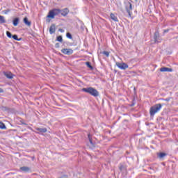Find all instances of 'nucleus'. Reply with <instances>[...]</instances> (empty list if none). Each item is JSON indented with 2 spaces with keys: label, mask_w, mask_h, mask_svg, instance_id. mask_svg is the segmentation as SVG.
<instances>
[{
  "label": "nucleus",
  "mask_w": 178,
  "mask_h": 178,
  "mask_svg": "<svg viewBox=\"0 0 178 178\" xmlns=\"http://www.w3.org/2000/svg\"><path fill=\"white\" fill-rule=\"evenodd\" d=\"M82 91H83V92H86L87 94H90V95H92V97H99V92L92 87L83 88H82Z\"/></svg>",
  "instance_id": "obj_1"
},
{
  "label": "nucleus",
  "mask_w": 178,
  "mask_h": 178,
  "mask_svg": "<svg viewBox=\"0 0 178 178\" xmlns=\"http://www.w3.org/2000/svg\"><path fill=\"white\" fill-rule=\"evenodd\" d=\"M161 109H162V105L161 104H156L152 106L149 109L150 116H155V113H158Z\"/></svg>",
  "instance_id": "obj_2"
},
{
  "label": "nucleus",
  "mask_w": 178,
  "mask_h": 178,
  "mask_svg": "<svg viewBox=\"0 0 178 178\" xmlns=\"http://www.w3.org/2000/svg\"><path fill=\"white\" fill-rule=\"evenodd\" d=\"M61 13H62V10L59 8H54L53 10L49 12L47 17H49V19H55V16H58V15H60Z\"/></svg>",
  "instance_id": "obj_3"
},
{
  "label": "nucleus",
  "mask_w": 178,
  "mask_h": 178,
  "mask_svg": "<svg viewBox=\"0 0 178 178\" xmlns=\"http://www.w3.org/2000/svg\"><path fill=\"white\" fill-rule=\"evenodd\" d=\"M116 65L119 69H121L122 70H126L129 67V65L124 63H116Z\"/></svg>",
  "instance_id": "obj_4"
},
{
  "label": "nucleus",
  "mask_w": 178,
  "mask_h": 178,
  "mask_svg": "<svg viewBox=\"0 0 178 178\" xmlns=\"http://www.w3.org/2000/svg\"><path fill=\"white\" fill-rule=\"evenodd\" d=\"M154 42L157 44L162 41V38H161V36L159 35V32L154 33Z\"/></svg>",
  "instance_id": "obj_5"
},
{
  "label": "nucleus",
  "mask_w": 178,
  "mask_h": 178,
  "mask_svg": "<svg viewBox=\"0 0 178 178\" xmlns=\"http://www.w3.org/2000/svg\"><path fill=\"white\" fill-rule=\"evenodd\" d=\"M62 54L64 55H72L73 54V49H63L61 50Z\"/></svg>",
  "instance_id": "obj_6"
},
{
  "label": "nucleus",
  "mask_w": 178,
  "mask_h": 178,
  "mask_svg": "<svg viewBox=\"0 0 178 178\" xmlns=\"http://www.w3.org/2000/svg\"><path fill=\"white\" fill-rule=\"evenodd\" d=\"M128 5L129 7V8L126 7V10H127L129 17H131V10H133V6H132L131 3H129Z\"/></svg>",
  "instance_id": "obj_7"
},
{
  "label": "nucleus",
  "mask_w": 178,
  "mask_h": 178,
  "mask_svg": "<svg viewBox=\"0 0 178 178\" xmlns=\"http://www.w3.org/2000/svg\"><path fill=\"white\" fill-rule=\"evenodd\" d=\"M56 31V26L55 24H52L49 28L50 34H54Z\"/></svg>",
  "instance_id": "obj_8"
},
{
  "label": "nucleus",
  "mask_w": 178,
  "mask_h": 178,
  "mask_svg": "<svg viewBox=\"0 0 178 178\" xmlns=\"http://www.w3.org/2000/svg\"><path fill=\"white\" fill-rule=\"evenodd\" d=\"M20 170L24 172V173H29V172H31V168L30 167L23 166L20 168Z\"/></svg>",
  "instance_id": "obj_9"
},
{
  "label": "nucleus",
  "mask_w": 178,
  "mask_h": 178,
  "mask_svg": "<svg viewBox=\"0 0 178 178\" xmlns=\"http://www.w3.org/2000/svg\"><path fill=\"white\" fill-rule=\"evenodd\" d=\"M160 72H173V69L166 67H163L160 68Z\"/></svg>",
  "instance_id": "obj_10"
},
{
  "label": "nucleus",
  "mask_w": 178,
  "mask_h": 178,
  "mask_svg": "<svg viewBox=\"0 0 178 178\" xmlns=\"http://www.w3.org/2000/svg\"><path fill=\"white\" fill-rule=\"evenodd\" d=\"M23 21L24 24H26V26H27L28 27H30L31 26V22L29 21V18H27V17H25Z\"/></svg>",
  "instance_id": "obj_11"
},
{
  "label": "nucleus",
  "mask_w": 178,
  "mask_h": 178,
  "mask_svg": "<svg viewBox=\"0 0 178 178\" xmlns=\"http://www.w3.org/2000/svg\"><path fill=\"white\" fill-rule=\"evenodd\" d=\"M3 74H4V76L7 77V79H13V76H15L13 74H12V72H3Z\"/></svg>",
  "instance_id": "obj_12"
},
{
  "label": "nucleus",
  "mask_w": 178,
  "mask_h": 178,
  "mask_svg": "<svg viewBox=\"0 0 178 178\" xmlns=\"http://www.w3.org/2000/svg\"><path fill=\"white\" fill-rule=\"evenodd\" d=\"M19 22H20V19H19V17L14 18L13 20V26H15V27H16V26H17V24H19Z\"/></svg>",
  "instance_id": "obj_13"
},
{
  "label": "nucleus",
  "mask_w": 178,
  "mask_h": 178,
  "mask_svg": "<svg viewBox=\"0 0 178 178\" xmlns=\"http://www.w3.org/2000/svg\"><path fill=\"white\" fill-rule=\"evenodd\" d=\"M60 13L62 16H67V14L69 13V9L64 8L63 10H61Z\"/></svg>",
  "instance_id": "obj_14"
},
{
  "label": "nucleus",
  "mask_w": 178,
  "mask_h": 178,
  "mask_svg": "<svg viewBox=\"0 0 178 178\" xmlns=\"http://www.w3.org/2000/svg\"><path fill=\"white\" fill-rule=\"evenodd\" d=\"M157 156L159 158V159H163L164 156H166V153L160 152L157 153Z\"/></svg>",
  "instance_id": "obj_15"
},
{
  "label": "nucleus",
  "mask_w": 178,
  "mask_h": 178,
  "mask_svg": "<svg viewBox=\"0 0 178 178\" xmlns=\"http://www.w3.org/2000/svg\"><path fill=\"white\" fill-rule=\"evenodd\" d=\"M110 16H111V19L112 20H113L114 22H119V19H118V17H116V16L115 15V14L111 13V14L110 15Z\"/></svg>",
  "instance_id": "obj_16"
},
{
  "label": "nucleus",
  "mask_w": 178,
  "mask_h": 178,
  "mask_svg": "<svg viewBox=\"0 0 178 178\" xmlns=\"http://www.w3.org/2000/svg\"><path fill=\"white\" fill-rule=\"evenodd\" d=\"M88 138L90 142V144L91 145L92 147H95V145H94V143H92V138H91V134H88Z\"/></svg>",
  "instance_id": "obj_17"
},
{
  "label": "nucleus",
  "mask_w": 178,
  "mask_h": 178,
  "mask_svg": "<svg viewBox=\"0 0 178 178\" xmlns=\"http://www.w3.org/2000/svg\"><path fill=\"white\" fill-rule=\"evenodd\" d=\"M36 130L40 133H47V128H36Z\"/></svg>",
  "instance_id": "obj_18"
},
{
  "label": "nucleus",
  "mask_w": 178,
  "mask_h": 178,
  "mask_svg": "<svg viewBox=\"0 0 178 178\" xmlns=\"http://www.w3.org/2000/svg\"><path fill=\"white\" fill-rule=\"evenodd\" d=\"M6 23V19H5V17L0 15V24H3Z\"/></svg>",
  "instance_id": "obj_19"
},
{
  "label": "nucleus",
  "mask_w": 178,
  "mask_h": 178,
  "mask_svg": "<svg viewBox=\"0 0 178 178\" xmlns=\"http://www.w3.org/2000/svg\"><path fill=\"white\" fill-rule=\"evenodd\" d=\"M0 129H1V130H6V125H5V124L1 121H0Z\"/></svg>",
  "instance_id": "obj_20"
},
{
  "label": "nucleus",
  "mask_w": 178,
  "mask_h": 178,
  "mask_svg": "<svg viewBox=\"0 0 178 178\" xmlns=\"http://www.w3.org/2000/svg\"><path fill=\"white\" fill-rule=\"evenodd\" d=\"M86 66H88L89 67V69H90V70H94V67H92V65H91V63L90 62H86L85 63Z\"/></svg>",
  "instance_id": "obj_21"
},
{
  "label": "nucleus",
  "mask_w": 178,
  "mask_h": 178,
  "mask_svg": "<svg viewBox=\"0 0 178 178\" xmlns=\"http://www.w3.org/2000/svg\"><path fill=\"white\" fill-rule=\"evenodd\" d=\"M12 38H13V40H15V41H22V38H17V35H13L12 36Z\"/></svg>",
  "instance_id": "obj_22"
},
{
  "label": "nucleus",
  "mask_w": 178,
  "mask_h": 178,
  "mask_svg": "<svg viewBox=\"0 0 178 178\" xmlns=\"http://www.w3.org/2000/svg\"><path fill=\"white\" fill-rule=\"evenodd\" d=\"M56 41H58V42H63V38H62V35H59L56 38Z\"/></svg>",
  "instance_id": "obj_23"
},
{
  "label": "nucleus",
  "mask_w": 178,
  "mask_h": 178,
  "mask_svg": "<svg viewBox=\"0 0 178 178\" xmlns=\"http://www.w3.org/2000/svg\"><path fill=\"white\" fill-rule=\"evenodd\" d=\"M66 37H67V38H70V40L73 39V36L72 35V33H69V32L66 33Z\"/></svg>",
  "instance_id": "obj_24"
},
{
  "label": "nucleus",
  "mask_w": 178,
  "mask_h": 178,
  "mask_svg": "<svg viewBox=\"0 0 178 178\" xmlns=\"http://www.w3.org/2000/svg\"><path fill=\"white\" fill-rule=\"evenodd\" d=\"M102 54L103 55H105V56H106V58H109V52L108 51H104L103 52H102Z\"/></svg>",
  "instance_id": "obj_25"
},
{
  "label": "nucleus",
  "mask_w": 178,
  "mask_h": 178,
  "mask_svg": "<svg viewBox=\"0 0 178 178\" xmlns=\"http://www.w3.org/2000/svg\"><path fill=\"white\" fill-rule=\"evenodd\" d=\"M6 35L7 37H8V38H12V37L13 36L12 35V33H10V31H6Z\"/></svg>",
  "instance_id": "obj_26"
},
{
  "label": "nucleus",
  "mask_w": 178,
  "mask_h": 178,
  "mask_svg": "<svg viewBox=\"0 0 178 178\" xmlns=\"http://www.w3.org/2000/svg\"><path fill=\"white\" fill-rule=\"evenodd\" d=\"M9 12H10V9H7V10H3V13L4 15H8V13H9Z\"/></svg>",
  "instance_id": "obj_27"
},
{
  "label": "nucleus",
  "mask_w": 178,
  "mask_h": 178,
  "mask_svg": "<svg viewBox=\"0 0 178 178\" xmlns=\"http://www.w3.org/2000/svg\"><path fill=\"white\" fill-rule=\"evenodd\" d=\"M1 111H9V108L8 107L3 106L1 107Z\"/></svg>",
  "instance_id": "obj_28"
},
{
  "label": "nucleus",
  "mask_w": 178,
  "mask_h": 178,
  "mask_svg": "<svg viewBox=\"0 0 178 178\" xmlns=\"http://www.w3.org/2000/svg\"><path fill=\"white\" fill-rule=\"evenodd\" d=\"M124 168V167L123 165H121V166L119 167V169H120V172H122Z\"/></svg>",
  "instance_id": "obj_29"
},
{
  "label": "nucleus",
  "mask_w": 178,
  "mask_h": 178,
  "mask_svg": "<svg viewBox=\"0 0 178 178\" xmlns=\"http://www.w3.org/2000/svg\"><path fill=\"white\" fill-rule=\"evenodd\" d=\"M60 45L59 43H56L55 48H59Z\"/></svg>",
  "instance_id": "obj_30"
},
{
  "label": "nucleus",
  "mask_w": 178,
  "mask_h": 178,
  "mask_svg": "<svg viewBox=\"0 0 178 178\" xmlns=\"http://www.w3.org/2000/svg\"><path fill=\"white\" fill-rule=\"evenodd\" d=\"M165 33H169V29H165L163 33L165 34Z\"/></svg>",
  "instance_id": "obj_31"
},
{
  "label": "nucleus",
  "mask_w": 178,
  "mask_h": 178,
  "mask_svg": "<svg viewBox=\"0 0 178 178\" xmlns=\"http://www.w3.org/2000/svg\"><path fill=\"white\" fill-rule=\"evenodd\" d=\"M165 101H166L167 102H169V101H170V97L165 99Z\"/></svg>",
  "instance_id": "obj_32"
},
{
  "label": "nucleus",
  "mask_w": 178,
  "mask_h": 178,
  "mask_svg": "<svg viewBox=\"0 0 178 178\" xmlns=\"http://www.w3.org/2000/svg\"><path fill=\"white\" fill-rule=\"evenodd\" d=\"M58 31H60V33H63L65 31V30H63L62 29H59Z\"/></svg>",
  "instance_id": "obj_33"
},
{
  "label": "nucleus",
  "mask_w": 178,
  "mask_h": 178,
  "mask_svg": "<svg viewBox=\"0 0 178 178\" xmlns=\"http://www.w3.org/2000/svg\"><path fill=\"white\" fill-rule=\"evenodd\" d=\"M1 92H3V90H2V88H0V93Z\"/></svg>",
  "instance_id": "obj_34"
}]
</instances>
